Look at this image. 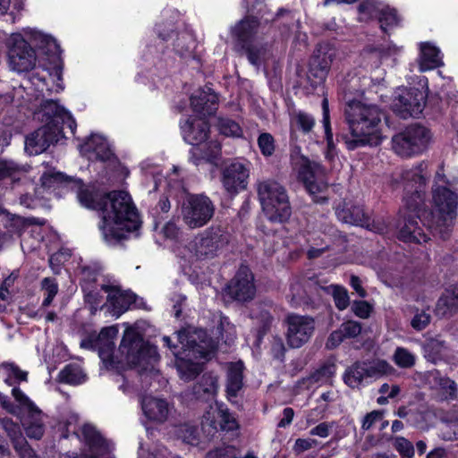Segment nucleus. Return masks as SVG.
I'll use <instances>...</instances> for the list:
<instances>
[{
	"instance_id": "nucleus-1",
	"label": "nucleus",
	"mask_w": 458,
	"mask_h": 458,
	"mask_svg": "<svg viewBox=\"0 0 458 458\" xmlns=\"http://www.w3.org/2000/svg\"><path fill=\"white\" fill-rule=\"evenodd\" d=\"M81 203L86 208L95 210L101 218L99 230L108 244L126 239L141 226V216L133 202Z\"/></svg>"
},
{
	"instance_id": "nucleus-2",
	"label": "nucleus",
	"mask_w": 458,
	"mask_h": 458,
	"mask_svg": "<svg viewBox=\"0 0 458 458\" xmlns=\"http://www.w3.org/2000/svg\"><path fill=\"white\" fill-rule=\"evenodd\" d=\"M352 139L345 141L348 149L352 150L366 145L377 146L382 136L379 131L382 113L375 105L360 101H351L344 111Z\"/></svg>"
},
{
	"instance_id": "nucleus-3",
	"label": "nucleus",
	"mask_w": 458,
	"mask_h": 458,
	"mask_svg": "<svg viewBox=\"0 0 458 458\" xmlns=\"http://www.w3.org/2000/svg\"><path fill=\"white\" fill-rule=\"evenodd\" d=\"M182 352H174L180 377L185 381L195 377L201 370L199 360H208L216 348V342L202 329H183L177 333Z\"/></svg>"
},
{
	"instance_id": "nucleus-4",
	"label": "nucleus",
	"mask_w": 458,
	"mask_h": 458,
	"mask_svg": "<svg viewBox=\"0 0 458 458\" xmlns=\"http://www.w3.org/2000/svg\"><path fill=\"white\" fill-rule=\"evenodd\" d=\"M259 21L254 16H246L231 29L235 38V49L240 55H245L254 66L259 67L267 58L269 48L259 40Z\"/></svg>"
},
{
	"instance_id": "nucleus-5",
	"label": "nucleus",
	"mask_w": 458,
	"mask_h": 458,
	"mask_svg": "<svg viewBox=\"0 0 458 458\" xmlns=\"http://www.w3.org/2000/svg\"><path fill=\"white\" fill-rule=\"evenodd\" d=\"M42 178L49 182H60L65 188L75 191L78 200H95L98 197H103L104 200L111 201L131 200V197L127 191H106L104 183L98 181L85 184L81 179L66 175L61 172L44 174Z\"/></svg>"
},
{
	"instance_id": "nucleus-6",
	"label": "nucleus",
	"mask_w": 458,
	"mask_h": 458,
	"mask_svg": "<svg viewBox=\"0 0 458 458\" xmlns=\"http://www.w3.org/2000/svg\"><path fill=\"white\" fill-rule=\"evenodd\" d=\"M12 394L17 402L18 407H14L4 396H0L2 406L13 414H19L20 412L27 414L28 419L22 420L26 434L32 438H40L44 433L40 410L21 389L13 388Z\"/></svg>"
},
{
	"instance_id": "nucleus-7",
	"label": "nucleus",
	"mask_w": 458,
	"mask_h": 458,
	"mask_svg": "<svg viewBox=\"0 0 458 458\" xmlns=\"http://www.w3.org/2000/svg\"><path fill=\"white\" fill-rule=\"evenodd\" d=\"M431 138V132L428 128L413 123L393 137V149L400 157H410L425 151Z\"/></svg>"
},
{
	"instance_id": "nucleus-8",
	"label": "nucleus",
	"mask_w": 458,
	"mask_h": 458,
	"mask_svg": "<svg viewBox=\"0 0 458 458\" xmlns=\"http://www.w3.org/2000/svg\"><path fill=\"white\" fill-rule=\"evenodd\" d=\"M229 242L228 233L219 226H212L203 231L196 238L191 250L196 259L216 257Z\"/></svg>"
},
{
	"instance_id": "nucleus-9",
	"label": "nucleus",
	"mask_w": 458,
	"mask_h": 458,
	"mask_svg": "<svg viewBox=\"0 0 458 458\" xmlns=\"http://www.w3.org/2000/svg\"><path fill=\"white\" fill-rule=\"evenodd\" d=\"M35 117L40 121L43 125L55 126L62 129L68 128L72 134H74L76 122L71 114L64 106L59 105L54 99H43L34 113Z\"/></svg>"
},
{
	"instance_id": "nucleus-10",
	"label": "nucleus",
	"mask_w": 458,
	"mask_h": 458,
	"mask_svg": "<svg viewBox=\"0 0 458 458\" xmlns=\"http://www.w3.org/2000/svg\"><path fill=\"white\" fill-rule=\"evenodd\" d=\"M36 62L35 50L21 34H13L10 38L8 51L10 69L18 73L27 72L36 66Z\"/></svg>"
},
{
	"instance_id": "nucleus-11",
	"label": "nucleus",
	"mask_w": 458,
	"mask_h": 458,
	"mask_svg": "<svg viewBox=\"0 0 458 458\" xmlns=\"http://www.w3.org/2000/svg\"><path fill=\"white\" fill-rule=\"evenodd\" d=\"M285 337L291 348H300L310 341L315 331V321L309 316L289 315Z\"/></svg>"
},
{
	"instance_id": "nucleus-12",
	"label": "nucleus",
	"mask_w": 458,
	"mask_h": 458,
	"mask_svg": "<svg viewBox=\"0 0 458 458\" xmlns=\"http://www.w3.org/2000/svg\"><path fill=\"white\" fill-rule=\"evenodd\" d=\"M250 177V167L237 159L229 160L225 163L222 169V183L225 190L231 197L235 196L239 191H244L248 186Z\"/></svg>"
},
{
	"instance_id": "nucleus-13",
	"label": "nucleus",
	"mask_w": 458,
	"mask_h": 458,
	"mask_svg": "<svg viewBox=\"0 0 458 458\" xmlns=\"http://www.w3.org/2000/svg\"><path fill=\"white\" fill-rule=\"evenodd\" d=\"M455 216V202H435L432 210L425 215L424 219L435 233L439 234L441 238H445L450 227L454 225Z\"/></svg>"
},
{
	"instance_id": "nucleus-14",
	"label": "nucleus",
	"mask_w": 458,
	"mask_h": 458,
	"mask_svg": "<svg viewBox=\"0 0 458 458\" xmlns=\"http://www.w3.org/2000/svg\"><path fill=\"white\" fill-rule=\"evenodd\" d=\"M64 137L62 129L55 126L42 125L26 136L25 150L30 155H38L46 151L51 145Z\"/></svg>"
},
{
	"instance_id": "nucleus-15",
	"label": "nucleus",
	"mask_w": 458,
	"mask_h": 458,
	"mask_svg": "<svg viewBox=\"0 0 458 458\" xmlns=\"http://www.w3.org/2000/svg\"><path fill=\"white\" fill-rule=\"evenodd\" d=\"M212 202H181L179 216L191 229L205 225L213 216Z\"/></svg>"
},
{
	"instance_id": "nucleus-16",
	"label": "nucleus",
	"mask_w": 458,
	"mask_h": 458,
	"mask_svg": "<svg viewBox=\"0 0 458 458\" xmlns=\"http://www.w3.org/2000/svg\"><path fill=\"white\" fill-rule=\"evenodd\" d=\"M426 103V98L420 89H401L394 102V111L403 119L419 116Z\"/></svg>"
},
{
	"instance_id": "nucleus-17",
	"label": "nucleus",
	"mask_w": 458,
	"mask_h": 458,
	"mask_svg": "<svg viewBox=\"0 0 458 458\" xmlns=\"http://www.w3.org/2000/svg\"><path fill=\"white\" fill-rule=\"evenodd\" d=\"M426 167V164L420 163L417 166L409 170H404L402 173L404 192L403 198L406 200H416L424 198L426 177L423 174V171Z\"/></svg>"
},
{
	"instance_id": "nucleus-18",
	"label": "nucleus",
	"mask_w": 458,
	"mask_h": 458,
	"mask_svg": "<svg viewBox=\"0 0 458 458\" xmlns=\"http://www.w3.org/2000/svg\"><path fill=\"white\" fill-rule=\"evenodd\" d=\"M119 351L125 356L127 363L131 365H140L146 353L150 352L145 348L140 335L132 327L126 328Z\"/></svg>"
},
{
	"instance_id": "nucleus-19",
	"label": "nucleus",
	"mask_w": 458,
	"mask_h": 458,
	"mask_svg": "<svg viewBox=\"0 0 458 458\" xmlns=\"http://www.w3.org/2000/svg\"><path fill=\"white\" fill-rule=\"evenodd\" d=\"M101 288L107 294L105 307L115 318H119L135 302V295L131 292L123 291L117 285L103 284Z\"/></svg>"
},
{
	"instance_id": "nucleus-20",
	"label": "nucleus",
	"mask_w": 458,
	"mask_h": 458,
	"mask_svg": "<svg viewBox=\"0 0 458 458\" xmlns=\"http://www.w3.org/2000/svg\"><path fill=\"white\" fill-rule=\"evenodd\" d=\"M229 294L237 301L251 300L256 293L253 275L247 267H242L228 287Z\"/></svg>"
},
{
	"instance_id": "nucleus-21",
	"label": "nucleus",
	"mask_w": 458,
	"mask_h": 458,
	"mask_svg": "<svg viewBox=\"0 0 458 458\" xmlns=\"http://www.w3.org/2000/svg\"><path fill=\"white\" fill-rule=\"evenodd\" d=\"M191 106L193 112L199 115H211L216 113L218 98L209 87L199 89L191 97Z\"/></svg>"
},
{
	"instance_id": "nucleus-22",
	"label": "nucleus",
	"mask_w": 458,
	"mask_h": 458,
	"mask_svg": "<svg viewBox=\"0 0 458 458\" xmlns=\"http://www.w3.org/2000/svg\"><path fill=\"white\" fill-rule=\"evenodd\" d=\"M81 152L89 160L108 161L114 154L106 139L100 135L92 134L81 146Z\"/></svg>"
},
{
	"instance_id": "nucleus-23",
	"label": "nucleus",
	"mask_w": 458,
	"mask_h": 458,
	"mask_svg": "<svg viewBox=\"0 0 458 458\" xmlns=\"http://www.w3.org/2000/svg\"><path fill=\"white\" fill-rule=\"evenodd\" d=\"M203 418L204 423L213 428L219 426L223 430H233L238 428L235 419L228 412L227 409L217 403L210 404Z\"/></svg>"
},
{
	"instance_id": "nucleus-24",
	"label": "nucleus",
	"mask_w": 458,
	"mask_h": 458,
	"mask_svg": "<svg viewBox=\"0 0 458 458\" xmlns=\"http://www.w3.org/2000/svg\"><path fill=\"white\" fill-rule=\"evenodd\" d=\"M297 165L300 180L303 182L306 190L310 194H315L318 191L315 180L323 174L322 166L305 157H301Z\"/></svg>"
},
{
	"instance_id": "nucleus-25",
	"label": "nucleus",
	"mask_w": 458,
	"mask_h": 458,
	"mask_svg": "<svg viewBox=\"0 0 458 458\" xmlns=\"http://www.w3.org/2000/svg\"><path fill=\"white\" fill-rule=\"evenodd\" d=\"M81 434L84 440L89 446L90 454L89 456L85 455L81 457L65 455L64 458H98V456L109 453L110 448L108 444L98 434L95 427L89 424H85L81 428Z\"/></svg>"
},
{
	"instance_id": "nucleus-26",
	"label": "nucleus",
	"mask_w": 458,
	"mask_h": 458,
	"mask_svg": "<svg viewBox=\"0 0 458 458\" xmlns=\"http://www.w3.org/2000/svg\"><path fill=\"white\" fill-rule=\"evenodd\" d=\"M182 131L185 141L191 145H199L208 139L209 126L202 119L188 118L182 125Z\"/></svg>"
},
{
	"instance_id": "nucleus-27",
	"label": "nucleus",
	"mask_w": 458,
	"mask_h": 458,
	"mask_svg": "<svg viewBox=\"0 0 458 458\" xmlns=\"http://www.w3.org/2000/svg\"><path fill=\"white\" fill-rule=\"evenodd\" d=\"M352 202H344L343 207L336 208V215L338 218L346 224L359 225L362 227L374 230L370 217L364 213V211L357 206L351 205Z\"/></svg>"
},
{
	"instance_id": "nucleus-28",
	"label": "nucleus",
	"mask_w": 458,
	"mask_h": 458,
	"mask_svg": "<svg viewBox=\"0 0 458 458\" xmlns=\"http://www.w3.org/2000/svg\"><path fill=\"white\" fill-rule=\"evenodd\" d=\"M259 200H288L286 189L274 179L259 180L255 183Z\"/></svg>"
},
{
	"instance_id": "nucleus-29",
	"label": "nucleus",
	"mask_w": 458,
	"mask_h": 458,
	"mask_svg": "<svg viewBox=\"0 0 458 458\" xmlns=\"http://www.w3.org/2000/svg\"><path fill=\"white\" fill-rule=\"evenodd\" d=\"M118 334L116 326L105 327L95 339V346L98 350V355L105 362H112L114 348V340Z\"/></svg>"
},
{
	"instance_id": "nucleus-30",
	"label": "nucleus",
	"mask_w": 458,
	"mask_h": 458,
	"mask_svg": "<svg viewBox=\"0 0 458 458\" xmlns=\"http://www.w3.org/2000/svg\"><path fill=\"white\" fill-rule=\"evenodd\" d=\"M142 411L145 416L153 421H165L170 412L168 403L161 398L154 396H146L142 400Z\"/></svg>"
},
{
	"instance_id": "nucleus-31",
	"label": "nucleus",
	"mask_w": 458,
	"mask_h": 458,
	"mask_svg": "<svg viewBox=\"0 0 458 458\" xmlns=\"http://www.w3.org/2000/svg\"><path fill=\"white\" fill-rule=\"evenodd\" d=\"M333 54L323 47L317 50L310 64V75L322 82L327 76L332 64Z\"/></svg>"
},
{
	"instance_id": "nucleus-32",
	"label": "nucleus",
	"mask_w": 458,
	"mask_h": 458,
	"mask_svg": "<svg viewBox=\"0 0 458 458\" xmlns=\"http://www.w3.org/2000/svg\"><path fill=\"white\" fill-rule=\"evenodd\" d=\"M458 311V284L446 289L437 300L435 314L445 318Z\"/></svg>"
},
{
	"instance_id": "nucleus-33",
	"label": "nucleus",
	"mask_w": 458,
	"mask_h": 458,
	"mask_svg": "<svg viewBox=\"0 0 458 458\" xmlns=\"http://www.w3.org/2000/svg\"><path fill=\"white\" fill-rule=\"evenodd\" d=\"M433 200H457L458 191L444 174H437L432 185Z\"/></svg>"
},
{
	"instance_id": "nucleus-34",
	"label": "nucleus",
	"mask_w": 458,
	"mask_h": 458,
	"mask_svg": "<svg viewBox=\"0 0 458 458\" xmlns=\"http://www.w3.org/2000/svg\"><path fill=\"white\" fill-rule=\"evenodd\" d=\"M440 51L436 47L423 43L420 46V69L427 71L442 65Z\"/></svg>"
},
{
	"instance_id": "nucleus-35",
	"label": "nucleus",
	"mask_w": 458,
	"mask_h": 458,
	"mask_svg": "<svg viewBox=\"0 0 458 458\" xmlns=\"http://www.w3.org/2000/svg\"><path fill=\"white\" fill-rule=\"evenodd\" d=\"M262 209L267 218L274 222H284L291 215L288 202H262Z\"/></svg>"
},
{
	"instance_id": "nucleus-36",
	"label": "nucleus",
	"mask_w": 458,
	"mask_h": 458,
	"mask_svg": "<svg viewBox=\"0 0 458 458\" xmlns=\"http://www.w3.org/2000/svg\"><path fill=\"white\" fill-rule=\"evenodd\" d=\"M193 391L198 398H203L207 401L213 399L217 391L216 377L209 374L203 375L194 386Z\"/></svg>"
},
{
	"instance_id": "nucleus-37",
	"label": "nucleus",
	"mask_w": 458,
	"mask_h": 458,
	"mask_svg": "<svg viewBox=\"0 0 458 458\" xmlns=\"http://www.w3.org/2000/svg\"><path fill=\"white\" fill-rule=\"evenodd\" d=\"M242 362H235L230 365L228 369L227 393L230 396H236L242 386Z\"/></svg>"
},
{
	"instance_id": "nucleus-38",
	"label": "nucleus",
	"mask_w": 458,
	"mask_h": 458,
	"mask_svg": "<svg viewBox=\"0 0 458 458\" xmlns=\"http://www.w3.org/2000/svg\"><path fill=\"white\" fill-rule=\"evenodd\" d=\"M172 180L173 179H170V182H172ZM169 187L166 200H168L169 198L178 200H205L204 199H208L203 195L190 192L189 189H187L182 182H175L174 184L169 182Z\"/></svg>"
},
{
	"instance_id": "nucleus-39",
	"label": "nucleus",
	"mask_w": 458,
	"mask_h": 458,
	"mask_svg": "<svg viewBox=\"0 0 458 458\" xmlns=\"http://www.w3.org/2000/svg\"><path fill=\"white\" fill-rule=\"evenodd\" d=\"M399 238L406 242H426L428 236L418 227L417 223L410 221L400 230Z\"/></svg>"
},
{
	"instance_id": "nucleus-40",
	"label": "nucleus",
	"mask_w": 458,
	"mask_h": 458,
	"mask_svg": "<svg viewBox=\"0 0 458 458\" xmlns=\"http://www.w3.org/2000/svg\"><path fill=\"white\" fill-rule=\"evenodd\" d=\"M344 382L351 387L359 386L363 381L369 379L365 362L356 363L349 368L344 374Z\"/></svg>"
},
{
	"instance_id": "nucleus-41",
	"label": "nucleus",
	"mask_w": 458,
	"mask_h": 458,
	"mask_svg": "<svg viewBox=\"0 0 458 458\" xmlns=\"http://www.w3.org/2000/svg\"><path fill=\"white\" fill-rule=\"evenodd\" d=\"M29 169V165L18 164L13 160L0 159V180L6 177L16 180L21 174H26Z\"/></svg>"
},
{
	"instance_id": "nucleus-42",
	"label": "nucleus",
	"mask_w": 458,
	"mask_h": 458,
	"mask_svg": "<svg viewBox=\"0 0 458 458\" xmlns=\"http://www.w3.org/2000/svg\"><path fill=\"white\" fill-rule=\"evenodd\" d=\"M367 376L369 378H377L383 376L391 375L394 369L386 360H376L371 362H365Z\"/></svg>"
},
{
	"instance_id": "nucleus-43",
	"label": "nucleus",
	"mask_w": 458,
	"mask_h": 458,
	"mask_svg": "<svg viewBox=\"0 0 458 458\" xmlns=\"http://www.w3.org/2000/svg\"><path fill=\"white\" fill-rule=\"evenodd\" d=\"M200 151L201 157L196 158V165H199L201 159L211 164H216V161L221 157V144L216 140H210L204 145Z\"/></svg>"
},
{
	"instance_id": "nucleus-44",
	"label": "nucleus",
	"mask_w": 458,
	"mask_h": 458,
	"mask_svg": "<svg viewBox=\"0 0 458 458\" xmlns=\"http://www.w3.org/2000/svg\"><path fill=\"white\" fill-rule=\"evenodd\" d=\"M62 382L78 385L84 381L85 375L81 369L76 366L68 365L59 374Z\"/></svg>"
},
{
	"instance_id": "nucleus-45",
	"label": "nucleus",
	"mask_w": 458,
	"mask_h": 458,
	"mask_svg": "<svg viewBox=\"0 0 458 458\" xmlns=\"http://www.w3.org/2000/svg\"><path fill=\"white\" fill-rule=\"evenodd\" d=\"M394 362L402 369H410L415 364L416 356L408 349L397 347L393 354Z\"/></svg>"
},
{
	"instance_id": "nucleus-46",
	"label": "nucleus",
	"mask_w": 458,
	"mask_h": 458,
	"mask_svg": "<svg viewBox=\"0 0 458 458\" xmlns=\"http://www.w3.org/2000/svg\"><path fill=\"white\" fill-rule=\"evenodd\" d=\"M378 21L381 29L386 31L387 27H393L398 24L399 17L395 9L386 6L378 11Z\"/></svg>"
},
{
	"instance_id": "nucleus-47",
	"label": "nucleus",
	"mask_w": 458,
	"mask_h": 458,
	"mask_svg": "<svg viewBox=\"0 0 458 458\" xmlns=\"http://www.w3.org/2000/svg\"><path fill=\"white\" fill-rule=\"evenodd\" d=\"M217 128L220 133L228 137H241L242 135V130L240 125L229 118H219Z\"/></svg>"
},
{
	"instance_id": "nucleus-48",
	"label": "nucleus",
	"mask_w": 458,
	"mask_h": 458,
	"mask_svg": "<svg viewBox=\"0 0 458 458\" xmlns=\"http://www.w3.org/2000/svg\"><path fill=\"white\" fill-rule=\"evenodd\" d=\"M292 124L298 127L304 133L310 132L315 125V119L305 112H298L292 119Z\"/></svg>"
},
{
	"instance_id": "nucleus-49",
	"label": "nucleus",
	"mask_w": 458,
	"mask_h": 458,
	"mask_svg": "<svg viewBox=\"0 0 458 458\" xmlns=\"http://www.w3.org/2000/svg\"><path fill=\"white\" fill-rule=\"evenodd\" d=\"M41 287L46 295L42 302V306L48 307L51 304L52 301L54 300L55 296L58 293V284L55 281V279L46 277L43 279L41 283Z\"/></svg>"
},
{
	"instance_id": "nucleus-50",
	"label": "nucleus",
	"mask_w": 458,
	"mask_h": 458,
	"mask_svg": "<svg viewBox=\"0 0 458 458\" xmlns=\"http://www.w3.org/2000/svg\"><path fill=\"white\" fill-rule=\"evenodd\" d=\"M250 316L253 319L259 321L264 328L268 327L272 321L269 308L267 305H254L251 309Z\"/></svg>"
},
{
	"instance_id": "nucleus-51",
	"label": "nucleus",
	"mask_w": 458,
	"mask_h": 458,
	"mask_svg": "<svg viewBox=\"0 0 458 458\" xmlns=\"http://www.w3.org/2000/svg\"><path fill=\"white\" fill-rule=\"evenodd\" d=\"M434 379L439 389L443 391V394H445L446 397L454 398L456 396L457 385L454 381L447 377H442L438 373L434 375Z\"/></svg>"
},
{
	"instance_id": "nucleus-52",
	"label": "nucleus",
	"mask_w": 458,
	"mask_h": 458,
	"mask_svg": "<svg viewBox=\"0 0 458 458\" xmlns=\"http://www.w3.org/2000/svg\"><path fill=\"white\" fill-rule=\"evenodd\" d=\"M333 297L338 310H344L350 304L348 291L340 285H332Z\"/></svg>"
},
{
	"instance_id": "nucleus-53",
	"label": "nucleus",
	"mask_w": 458,
	"mask_h": 458,
	"mask_svg": "<svg viewBox=\"0 0 458 458\" xmlns=\"http://www.w3.org/2000/svg\"><path fill=\"white\" fill-rule=\"evenodd\" d=\"M394 447L399 452L403 458H412L414 455V447L411 442L404 437H397L393 442Z\"/></svg>"
},
{
	"instance_id": "nucleus-54",
	"label": "nucleus",
	"mask_w": 458,
	"mask_h": 458,
	"mask_svg": "<svg viewBox=\"0 0 458 458\" xmlns=\"http://www.w3.org/2000/svg\"><path fill=\"white\" fill-rule=\"evenodd\" d=\"M259 148L265 157H270L275 151V140L270 133L263 132L258 138Z\"/></svg>"
},
{
	"instance_id": "nucleus-55",
	"label": "nucleus",
	"mask_w": 458,
	"mask_h": 458,
	"mask_svg": "<svg viewBox=\"0 0 458 458\" xmlns=\"http://www.w3.org/2000/svg\"><path fill=\"white\" fill-rule=\"evenodd\" d=\"M178 437L181 438L183 442L195 445L198 441V432L197 428L193 426L185 424L182 425L177 428Z\"/></svg>"
},
{
	"instance_id": "nucleus-56",
	"label": "nucleus",
	"mask_w": 458,
	"mask_h": 458,
	"mask_svg": "<svg viewBox=\"0 0 458 458\" xmlns=\"http://www.w3.org/2000/svg\"><path fill=\"white\" fill-rule=\"evenodd\" d=\"M445 350V343L437 339L429 340L425 346L427 355L431 357L433 360L439 357Z\"/></svg>"
},
{
	"instance_id": "nucleus-57",
	"label": "nucleus",
	"mask_w": 458,
	"mask_h": 458,
	"mask_svg": "<svg viewBox=\"0 0 458 458\" xmlns=\"http://www.w3.org/2000/svg\"><path fill=\"white\" fill-rule=\"evenodd\" d=\"M13 446L21 458H37L34 451L28 445L27 441L22 437L13 440Z\"/></svg>"
},
{
	"instance_id": "nucleus-58",
	"label": "nucleus",
	"mask_w": 458,
	"mask_h": 458,
	"mask_svg": "<svg viewBox=\"0 0 458 458\" xmlns=\"http://www.w3.org/2000/svg\"><path fill=\"white\" fill-rule=\"evenodd\" d=\"M352 310L360 318H368L372 311L371 305L365 301H354L352 304Z\"/></svg>"
},
{
	"instance_id": "nucleus-59",
	"label": "nucleus",
	"mask_w": 458,
	"mask_h": 458,
	"mask_svg": "<svg viewBox=\"0 0 458 458\" xmlns=\"http://www.w3.org/2000/svg\"><path fill=\"white\" fill-rule=\"evenodd\" d=\"M344 336L346 338H352L358 336L361 332V326L359 322L349 320L341 325Z\"/></svg>"
},
{
	"instance_id": "nucleus-60",
	"label": "nucleus",
	"mask_w": 458,
	"mask_h": 458,
	"mask_svg": "<svg viewBox=\"0 0 458 458\" xmlns=\"http://www.w3.org/2000/svg\"><path fill=\"white\" fill-rule=\"evenodd\" d=\"M238 451L233 446H225L209 452L207 458H239Z\"/></svg>"
},
{
	"instance_id": "nucleus-61",
	"label": "nucleus",
	"mask_w": 458,
	"mask_h": 458,
	"mask_svg": "<svg viewBox=\"0 0 458 458\" xmlns=\"http://www.w3.org/2000/svg\"><path fill=\"white\" fill-rule=\"evenodd\" d=\"M383 420V413L379 411H373L367 414L362 421V429L369 430L377 422Z\"/></svg>"
},
{
	"instance_id": "nucleus-62",
	"label": "nucleus",
	"mask_w": 458,
	"mask_h": 458,
	"mask_svg": "<svg viewBox=\"0 0 458 458\" xmlns=\"http://www.w3.org/2000/svg\"><path fill=\"white\" fill-rule=\"evenodd\" d=\"M429 322L430 316L425 311H421L415 314L411 319V325L414 329L420 331L424 329L429 324Z\"/></svg>"
},
{
	"instance_id": "nucleus-63",
	"label": "nucleus",
	"mask_w": 458,
	"mask_h": 458,
	"mask_svg": "<svg viewBox=\"0 0 458 458\" xmlns=\"http://www.w3.org/2000/svg\"><path fill=\"white\" fill-rule=\"evenodd\" d=\"M335 373L334 364H326L322 366L314 375L316 381H327Z\"/></svg>"
},
{
	"instance_id": "nucleus-64",
	"label": "nucleus",
	"mask_w": 458,
	"mask_h": 458,
	"mask_svg": "<svg viewBox=\"0 0 458 458\" xmlns=\"http://www.w3.org/2000/svg\"><path fill=\"white\" fill-rule=\"evenodd\" d=\"M164 236L170 240H176L181 234L180 228L173 222H168L162 228Z\"/></svg>"
}]
</instances>
